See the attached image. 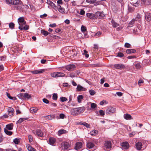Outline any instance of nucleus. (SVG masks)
Listing matches in <instances>:
<instances>
[{"instance_id":"nucleus-62","label":"nucleus","mask_w":151,"mask_h":151,"mask_svg":"<svg viewBox=\"0 0 151 151\" xmlns=\"http://www.w3.org/2000/svg\"><path fill=\"white\" fill-rule=\"evenodd\" d=\"M70 77L71 78L75 77V74L74 73H70L69 74Z\"/></svg>"},{"instance_id":"nucleus-26","label":"nucleus","mask_w":151,"mask_h":151,"mask_svg":"<svg viewBox=\"0 0 151 151\" xmlns=\"http://www.w3.org/2000/svg\"><path fill=\"white\" fill-rule=\"evenodd\" d=\"M19 29L21 30L23 29L27 30L29 29V26L28 25H25L23 27H22V26H19Z\"/></svg>"},{"instance_id":"nucleus-38","label":"nucleus","mask_w":151,"mask_h":151,"mask_svg":"<svg viewBox=\"0 0 151 151\" xmlns=\"http://www.w3.org/2000/svg\"><path fill=\"white\" fill-rule=\"evenodd\" d=\"M135 66L136 68L137 69H140L141 67V65L139 63H137L135 64Z\"/></svg>"},{"instance_id":"nucleus-29","label":"nucleus","mask_w":151,"mask_h":151,"mask_svg":"<svg viewBox=\"0 0 151 151\" xmlns=\"http://www.w3.org/2000/svg\"><path fill=\"white\" fill-rule=\"evenodd\" d=\"M58 74V72H53L51 73L50 75L51 77L53 78L59 77Z\"/></svg>"},{"instance_id":"nucleus-18","label":"nucleus","mask_w":151,"mask_h":151,"mask_svg":"<svg viewBox=\"0 0 151 151\" xmlns=\"http://www.w3.org/2000/svg\"><path fill=\"white\" fill-rule=\"evenodd\" d=\"M13 128V124L12 123L8 124L6 126V129L7 130H12Z\"/></svg>"},{"instance_id":"nucleus-17","label":"nucleus","mask_w":151,"mask_h":151,"mask_svg":"<svg viewBox=\"0 0 151 151\" xmlns=\"http://www.w3.org/2000/svg\"><path fill=\"white\" fill-rule=\"evenodd\" d=\"M142 143L141 142H138L136 143L135 146L137 149L138 150H140L142 148Z\"/></svg>"},{"instance_id":"nucleus-4","label":"nucleus","mask_w":151,"mask_h":151,"mask_svg":"<svg viewBox=\"0 0 151 151\" xmlns=\"http://www.w3.org/2000/svg\"><path fill=\"white\" fill-rule=\"evenodd\" d=\"M96 140H93L92 141L89 142L87 143L86 146L88 148L91 149L92 151H93L96 149V147L94 143H95Z\"/></svg>"},{"instance_id":"nucleus-37","label":"nucleus","mask_w":151,"mask_h":151,"mask_svg":"<svg viewBox=\"0 0 151 151\" xmlns=\"http://www.w3.org/2000/svg\"><path fill=\"white\" fill-rule=\"evenodd\" d=\"M6 93L9 99H10L13 100H15V99H16V98L15 97L13 98L11 96H10V94L9 93H8L7 92H6Z\"/></svg>"},{"instance_id":"nucleus-43","label":"nucleus","mask_w":151,"mask_h":151,"mask_svg":"<svg viewBox=\"0 0 151 151\" xmlns=\"http://www.w3.org/2000/svg\"><path fill=\"white\" fill-rule=\"evenodd\" d=\"M81 31L83 32H85L87 31L86 28L83 25H82L81 27Z\"/></svg>"},{"instance_id":"nucleus-56","label":"nucleus","mask_w":151,"mask_h":151,"mask_svg":"<svg viewBox=\"0 0 151 151\" xmlns=\"http://www.w3.org/2000/svg\"><path fill=\"white\" fill-rule=\"evenodd\" d=\"M117 56L118 57H122L124 56V55L122 52H119L117 53Z\"/></svg>"},{"instance_id":"nucleus-41","label":"nucleus","mask_w":151,"mask_h":151,"mask_svg":"<svg viewBox=\"0 0 151 151\" xmlns=\"http://www.w3.org/2000/svg\"><path fill=\"white\" fill-rule=\"evenodd\" d=\"M28 138L29 142L31 143L33 141V138L31 135H29L28 136Z\"/></svg>"},{"instance_id":"nucleus-12","label":"nucleus","mask_w":151,"mask_h":151,"mask_svg":"<svg viewBox=\"0 0 151 151\" xmlns=\"http://www.w3.org/2000/svg\"><path fill=\"white\" fill-rule=\"evenodd\" d=\"M122 148L123 149H127L129 147V144L127 142H123L121 144Z\"/></svg>"},{"instance_id":"nucleus-57","label":"nucleus","mask_w":151,"mask_h":151,"mask_svg":"<svg viewBox=\"0 0 151 151\" xmlns=\"http://www.w3.org/2000/svg\"><path fill=\"white\" fill-rule=\"evenodd\" d=\"M59 77H64L65 76V74L63 73L58 72Z\"/></svg>"},{"instance_id":"nucleus-45","label":"nucleus","mask_w":151,"mask_h":151,"mask_svg":"<svg viewBox=\"0 0 151 151\" xmlns=\"http://www.w3.org/2000/svg\"><path fill=\"white\" fill-rule=\"evenodd\" d=\"M88 52L86 50H83V55L85 56L86 58H88L89 57V55L87 53Z\"/></svg>"},{"instance_id":"nucleus-49","label":"nucleus","mask_w":151,"mask_h":151,"mask_svg":"<svg viewBox=\"0 0 151 151\" xmlns=\"http://www.w3.org/2000/svg\"><path fill=\"white\" fill-rule=\"evenodd\" d=\"M124 47H125L127 48H131V45L127 43H126L124 44Z\"/></svg>"},{"instance_id":"nucleus-32","label":"nucleus","mask_w":151,"mask_h":151,"mask_svg":"<svg viewBox=\"0 0 151 151\" xmlns=\"http://www.w3.org/2000/svg\"><path fill=\"white\" fill-rule=\"evenodd\" d=\"M38 111V109L36 108H31L30 109V112L31 113H36Z\"/></svg>"},{"instance_id":"nucleus-14","label":"nucleus","mask_w":151,"mask_h":151,"mask_svg":"<svg viewBox=\"0 0 151 151\" xmlns=\"http://www.w3.org/2000/svg\"><path fill=\"white\" fill-rule=\"evenodd\" d=\"M8 115L11 116H14V109L11 107H9L8 109Z\"/></svg>"},{"instance_id":"nucleus-50","label":"nucleus","mask_w":151,"mask_h":151,"mask_svg":"<svg viewBox=\"0 0 151 151\" xmlns=\"http://www.w3.org/2000/svg\"><path fill=\"white\" fill-rule=\"evenodd\" d=\"M99 115L101 116H103L105 115L104 111L102 110H100L99 111Z\"/></svg>"},{"instance_id":"nucleus-35","label":"nucleus","mask_w":151,"mask_h":151,"mask_svg":"<svg viewBox=\"0 0 151 151\" xmlns=\"http://www.w3.org/2000/svg\"><path fill=\"white\" fill-rule=\"evenodd\" d=\"M41 32L45 36H47L48 35L50 34V33L48 32L47 31H45L43 30H41Z\"/></svg>"},{"instance_id":"nucleus-53","label":"nucleus","mask_w":151,"mask_h":151,"mask_svg":"<svg viewBox=\"0 0 151 151\" xmlns=\"http://www.w3.org/2000/svg\"><path fill=\"white\" fill-rule=\"evenodd\" d=\"M97 106L96 104L94 103H92L91 104V107L92 109H94Z\"/></svg>"},{"instance_id":"nucleus-19","label":"nucleus","mask_w":151,"mask_h":151,"mask_svg":"<svg viewBox=\"0 0 151 151\" xmlns=\"http://www.w3.org/2000/svg\"><path fill=\"white\" fill-rule=\"evenodd\" d=\"M124 118L126 120H131L133 119L132 116L129 114H126L124 115Z\"/></svg>"},{"instance_id":"nucleus-28","label":"nucleus","mask_w":151,"mask_h":151,"mask_svg":"<svg viewBox=\"0 0 151 151\" xmlns=\"http://www.w3.org/2000/svg\"><path fill=\"white\" fill-rule=\"evenodd\" d=\"M58 10L60 13L62 14L65 13V9L63 7H62L60 5L58 6Z\"/></svg>"},{"instance_id":"nucleus-8","label":"nucleus","mask_w":151,"mask_h":151,"mask_svg":"<svg viewBox=\"0 0 151 151\" xmlns=\"http://www.w3.org/2000/svg\"><path fill=\"white\" fill-rule=\"evenodd\" d=\"M116 109L113 107H109L106 109V114H109L114 113L116 111Z\"/></svg>"},{"instance_id":"nucleus-6","label":"nucleus","mask_w":151,"mask_h":151,"mask_svg":"<svg viewBox=\"0 0 151 151\" xmlns=\"http://www.w3.org/2000/svg\"><path fill=\"white\" fill-rule=\"evenodd\" d=\"M111 147V143L110 141H106L104 144V149L105 150H108Z\"/></svg>"},{"instance_id":"nucleus-36","label":"nucleus","mask_w":151,"mask_h":151,"mask_svg":"<svg viewBox=\"0 0 151 151\" xmlns=\"http://www.w3.org/2000/svg\"><path fill=\"white\" fill-rule=\"evenodd\" d=\"M96 14L99 15V16L102 18L105 16V15L103 12H96Z\"/></svg>"},{"instance_id":"nucleus-51","label":"nucleus","mask_w":151,"mask_h":151,"mask_svg":"<svg viewBox=\"0 0 151 151\" xmlns=\"http://www.w3.org/2000/svg\"><path fill=\"white\" fill-rule=\"evenodd\" d=\"M60 101L62 102L65 101L67 100V98L65 97L62 96L60 97Z\"/></svg>"},{"instance_id":"nucleus-60","label":"nucleus","mask_w":151,"mask_h":151,"mask_svg":"<svg viewBox=\"0 0 151 151\" xmlns=\"http://www.w3.org/2000/svg\"><path fill=\"white\" fill-rule=\"evenodd\" d=\"M136 56L135 55H131L127 57V58L129 59H131L136 58Z\"/></svg>"},{"instance_id":"nucleus-55","label":"nucleus","mask_w":151,"mask_h":151,"mask_svg":"<svg viewBox=\"0 0 151 151\" xmlns=\"http://www.w3.org/2000/svg\"><path fill=\"white\" fill-rule=\"evenodd\" d=\"M24 93H20L18 95V96L20 99H23L24 98Z\"/></svg>"},{"instance_id":"nucleus-48","label":"nucleus","mask_w":151,"mask_h":151,"mask_svg":"<svg viewBox=\"0 0 151 151\" xmlns=\"http://www.w3.org/2000/svg\"><path fill=\"white\" fill-rule=\"evenodd\" d=\"M83 88L81 86L78 85L77 86V89L78 91H80L82 90Z\"/></svg>"},{"instance_id":"nucleus-5","label":"nucleus","mask_w":151,"mask_h":151,"mask_svg":"<svg viewBox=\"0 0 151 151\" xmlns=\"http://www.w3.org/2000/svg\"><path fill=\"white\" fill-rule=\"evenodd\" d=\"M33 133L37 136L42 137H44V132L40 129H37L36 130H33Z\"/></svg>"},{"instance_id":"nucleus-16","label":"nucleus","mask_w":151,"mask_h":151,"mask_svg":"<svg viewBox=\"0 0 151 151\" xmlns=\"http://www.w3.org/2000/svg\"><path fill=\"white\" fill-rule=\"evenodd\" d=\"M145 15L146 19L147 21L149 22L151 20V13H145Z\"/></svg>"},{"instance_id":"nucleus-30","label":"nucleus","mask_w":151,"mask_h":151,"mask_svg":"<svg viewBox=\"0 0 151 151\" xmlns=\"http://www.w3.org/2000/svg\"><path fill=\"white\" fill-rule=\"evenodd\" d=\"M4 132L7 135L11 136L13 134V132L12 131H9L8 130L6 129L5 128H4Z\"/></svg>"},{"instance_id":"nucleus-46","label":"nucleus","mask_w":151,"mask_h":151,"mask_svg":"<svg viewBox=\"0 0 151 151\" xmlns=\"http://www.w3.org/2000/svg\"><path fill=\"white\" fill-rule=\"evenodd\" d=\"M14 24L13 22H11L9 24V28L12 29L14 28Z\"/></svg>"},{"instance_id":"nucleus-63","label":"nucleus","mask_w":151,"mask_h":151,"mask_svg":"<svg viewBox=\"0 0 151 151\" xmlns=\"http://www.w3.org/2000/svg\"><path fill=\"white\" fill-rule=\"evenodd\" d=\"M85 14V11L82 9L81 10L80 14L81 15H84Z\"/></svg>"},{"instance_id":"nucleus-22","label":"nucleus","mask_w":151,"mask_h":151,"mask_svg":"<svg viewBox=\"0 0 151 151\" xmlns=\"http://www.w3.org/2000/svg\"><path fill=\"white\" fill-rule=\"evenodd\" d=\"M136 52V50L134 49H128L126 50V52L128 54L135 53Z\"/></svg>"},{"instance_id":"nucleus-40","label":"nucleus","mask_w":151,"mask_h":151,"mask_svg":"<svg viewBox=\"0 0 151 151\" xmlns=\"http://www.w3.org/2000/svg\"><path fill=\"white\" fill-rule=\"evenodd\" d=\"M13 142L15 144H18L20 142V140L18 138H16L13 140Z\"/></svg>"},{"instance_id":"nucleus-11","label":"nucleus","mask_w":151,"mask_h":151,"mask_svg":"<svg viewBox=\"0 0 151 151\" xmlns=\"http://www.w3.org/2000/svg\"><path fill=\"white\" fill-rule=\"evenodd\" d=\"M46 70L45 69H41L39 70H35L32 71H31V72L33 74H37L43 73Z\"/></svg>"},{"instance_id":"nucleus-20","label":"nucleus","mask_w":151,"mask_h":151,"mask_svg":"<svg viewBox=\"0 0 151 151\" xmlns=\"http://www.w3.org/2000/svg\"><path fill=\"white\" fill-rule=\"evenodd\" d=\"M18 22L19 24L21 25V23H24V24H26V22L24 20L23 17H22L18 19Z\"/></svg>"},{"instance_id":"nucleus-15","label":"nucleus","mask_w":151,"mask_h":151,"mask_svg":"<svg viewBox=\"0 0 151 151\" xmlns=\"http://www.w3.org/2000/svg\"><path fill=\"white\" fill-rule=\"evenodd\" d=\"M82 143L81 142H77L75 145V149L78 150L81 148L82 147Z\"/></svg>"},{"instance_id":"nucleus-59","label":"nucleus","mask_w":151,"mask_h":151,"mask_svg":"<svg viewBox=\"0 0 151 151\" xmlns=\"http://www.w3.org/2000/svg\"><path fill=\"white\" fill-rule=\"evenodd\" d=\"M135 134V132H132L130 133L129 134V136L130 137H132Z\"/></svg>"},{"instance_id":"nucleus-44","label":"nucleus","mask_w":151,"mask_h":151,"mask_svg":"<svg viewBox=\"0 0 151 151\" xmlns=\"http://www.w3.org/2000/svg\"><path fill=\"white\" fill-rule=\"evenodd\" d=\"M135 19L136 21H140L141 20V17L140 15L138 14L136 16Z\"/></svg>"},{"instance_id":"nucleus-1","label":"nucleus","mask_w":151,"mask_h":151,"mask_svg":"<svg viewBox=\"0 0 151 151\" xmlns=\"http://www.w3.org/2000/svg\"><path fill=\"white\" fill-rule=\"evenodd\" d=\"M85 110V108L83 106L74 108L71 110L70 114L73 116H77L83 113Z\"/></svg>"},{"instance_id":"nucleus-52","label":"nucleus","mask_w":151,"mask_h":151,"mask_svg":"<svg viewBox=\"0 0 151 151\" xmlns=\"http://www.w3.org/2000/svg\"><path fill=\"white\" fill-rule=\"evenodd\" d=\"M90 94L91 95H94L96 93V92L93 90H90L89 91Z\"/></svg>"},{"instance_id":"nucleus-25","label":"nucleus","mask_w":151,"mask_h":151,"mask_svg":"<svg viewBox=\"0 0 151 151\" xmlns=\"http://www.w3.org/2000/svg\"><path fill=\"white\" fill-rule=\"evenodd\" d=\"M113 27L116 28L119 25V24L116 22L114 20L112 19L111 21Z\"/></svg>"},{"instance_id":"nucleus-47","label":"nucleus","mask_w":151,"mask_h":151,"mask_svg":"<svg viewBox=\"0 0 151 151\" xmlns=\"http://www.w3.org/2000/svg\"><path fill=\"white\" fill-rule=\"evenodd\" d=\"M55 117V116L53 115H48L47 116V118L49 120H51L54 118Z\"/></svg>"},{"instance_id":"nucleus-9","label":"nucleus","mask_w":151,"mask_h":151,"mask_svg":"<svg viewBox=\"0 0 151 151\" xmlns=\"http://www.w3.org/2000/svg\"><path fill=\"white\" fill-rule=\"evenodd\" d=\"M19 6L18 5L16 6V8L17 10H20V11H22V12H23L24 11V10L22 9L25 8L27 9L29 8L28 6L26 5H23L22 7L21 4H20V3H19Z\"/></svg>"},{"instance_id":"nucleus-24","label":"nucleus","mask_w":151,"mask_h":151,"mask_svg":"<svg viewBox=\"0 0 151 151\" xmlns=\"http://www.w3.org/2000/svg\"><path fill=\"white\" fill-rule=\"evenodd\" d=\"M86 15L88 17L91 19H93L95 18V15L93 14L88 13L86 14Z\"/></svg>"},{"instance_id":"nucleus-10","label":"nucleus","mask_w":151,"mask_h":151,"mask_svg":"<svg viewBox=\"0 0 151 151\" xmlns=\"http://www.w3.org/2000/svg\"><path fill=\"white\" fill-rule=\"evenodd\" d=\"M75 67V65L73 64H69L65 67V69L69 71L73 70Z\"/></svg>"},{"instance_id":"nucleus-33","label":"nucleus","mask_w":151,"mask_h":151,"mask_svg":"<svg viewBox=\"0 0 151 151\" xmlns=\"http://www.w3.org/2000/svg\"><path fill=\"white\" fill-rule=\"evenodd\" d=\"M27 119V118H21L17 122V123L20 124L24 120H26Z\"/></svg>"},{"instance_id":"nucleus-13","label":"nucleus","mask_w":151,"mask_h":151,"mask_svg":"<svg viewBox=\"0 0 151 151\" xmlns=\"http://www.w3.org/2000/svg\"><path fill=\"white\" fill-rule=\"evenodd\" d=\"M56 140L55 138L53 137H50L49 139L48 143L52 145H54L56 142Z\"/></svg>"},{"instance_id":"nucleus-39","label":"nucleus","mask_w":151,"mask_h":151,"mask_svg":"<svg viewBox=\"0 0 151 151\" xmlns=\"http://www.w3.org/2000/svg\"><path fill=\"white\" fill-rule=\"evenodd\" d=\"M83 98V97L82 95H80L78 96L77 98L78 102L79 103H81V100Z\"/></svg>"},{"instance_id":"nucleus-23","label":"nucleus","mask_w":151,"mask_h":151,"mask_svg":"<svg viewBox=\"0 0 151 151\" xmlns=\"http://www.w3.org/2000/svg\"><path fill=\"white\" fill-rule=\"evenodd\" d=\"M26 147L28 150L29 151H36V150L33 148L30 145H27Z\"/></svg>"},{"instance_id":"nucleus-3","label":"nucleus","mask_w":151,"mask_h":151,"mask_svg":"<svg viewBox=\"0 0 151 151\" xmlns=\"http://www.w3.org/2000/svg\"><path fill=\"white\" fill-rule=\"evenodd\" d=\"M111 68L113 69L122 70L125 68V66L123 64H116L112 65Z\"/></svg>"},{"instance_id":"nucleus-58","label":"nucleus","mask_w":151,"mask_h":151,"mask_svg":"<svg viewBox=\"0 0 151 151\" xmlns=\"http://www.w3.org/2000/svg\"><path fill=\"white\" fill-rule=\"evenodd\" d=\"M43 101L45 103L47 104L49 102L48 100L45 98H44L42 99Z\"/></svg>"},{"instance_id":"nucleus-64","label":"nucleus","mask_w":151,"mask_h":151,"mask_svg":"<svg viewBox=\"0 0 151 151\" xmlns=\"http://www.w3.org/2000/svg\"><path fill=\"white\" fill-rule=\"evenodd\" d=\"M61 119H64L65 117V115L63 114H60L59 115Z\"/></svg>"},{"instance_id":"nucleus-7","label":"nucleus","mask_w":151,"mask_h":151,"mask_svg":"<svg viewBox=\"0 0 151 151\" xmlns=\"http://www.w3.org/2000/svg\"><path fill=\"white\" fill-rule=\"evenodd\" d=\"M20 0H6V3L8 4L18 5Z\"/></svg>"},{"instance_id":"nucleus-27","label":"nucleus","mask_w":151,"mask_h":151,"mask_svg":"<svg viewBox=\"0 0 151 151\" xmlns=\"http://www.w3.org/2000/svg\"><path fill=\"white\" fill-rule=\"evenodd\" d=\"M67 132L66 130L63 129H61L58 131V134L59 136H60L62 134L66 133Z\"/></svg>"},{"instance_id":"nucleus-2","label":"nucleus","mask_w":151,"mask_h":151,"mask_svg":"<svg viewBox=\"0 0 151 151\" xmlns=\"http://www.w3.org/2000/svg\"><path fill=\"white\" fill-rule=\"evenodd\" d=\"M61 149L63 151H68L71 147L70 142L68 140L63 141L61 144Z\"/></svg>"},{"instance_id":"nucleus-61","label":"nucleus","mask_w":151,"mask_h":151,"mask_svg":"<svg viewBox=\"0 0 151 151\" xmlns=\"http://www.w3.org/2000/svg\"><path fill=\"white\" fill-rule=\"evenodd\" d=\"M86 1L89 3H94L96 1L94 0H86Z\"/></svg>"},{"instance_id":"nucleus-42","label":"nucleus","mask_w":151,"mask_h":151,"mask_svg":"<svg viewBox=\"0 0 151 151\" xmlns=\"http://www.w3.org/2000/svg\"><path fill=\"white\" fill-rule=\"evenodd\" d=\"M58 98V95L56 93H54L53 94L52 99L54 100H56Z\"/></svg>"},{"instance_id":"nucleus-34","label":"nucleus","mask_w":151,"mask_h":151,"mask_svg":"<svg viewBox=\"0 0 151 151\" xmlns=\"http://www.w3.org/2000/svg\"><path fill=\"white\" fill-rule=\"evenodd\" d=\"M98 131L96 130H94L90 132L91 134L93 136H95L97 134Z\"/></svg>"},{"instance_id":"nucleus-21","label":"nucleus","mask_w":151,"mask_h":151,"mask_svg":"<svg viewBox=\"0 0 151 151\" xmlns=\"http://www.w3.org/2000/svg\"><path fill=\"white\" fill-rule=\"evenodd\" d=\"M79 124L80 125H83L85 127L88 128H90V125L89 124H88L85 122H79Z\"/></svg>"},{"instance_id":"nucleus-31","label":"nucleus","mask_w":151,"mask_h":151,"mask_svg":"<svg viewBox=\"0 0 151 151\" xmlns=\"http://www.w3.org/2000/svg\"><path fill=\"white\" fill-rule=\"evenodd\" d=\"M31 97V96L28 93H24V98L25 99H29Z\"/></svg>"},{"instance_id":"nucleus-54","label":"nucleus","mask_w":151,"mask_h":151,"mask_svg":"<svg viewBox=\"0 0 151 151\" xmlns=\"http://www.w3.org/2000/svg\"><path fill=\"white\" fill-rule=\"evenodd\" d=\"M6 58V56L5 55L1 56L0 57V60L1 61H4Z\"/></svg>"}]
</instances>
